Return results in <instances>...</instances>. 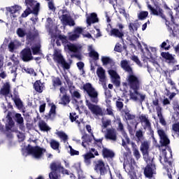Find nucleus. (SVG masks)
Returning <instances> with one entry per match:
<instances>
[{"mask_svg": "<svg viewBox=\"0 0 179 179\" xmlns=\"http://www.w3.org/2000/svg\"><path fill=\"white\" fill-rule=\"evenodd\" d=\"M173 157L171 149L162 150V156L160 157V163L166 169L168 177L169 179L173 178V175L176 174V169L173 168L171 163V157Z\"/></svg>", "mask_w": 179, "mask_h": 179, "instance_id": "obj_1", "label": "nucleus"}, {"mask_svg": "<svg viewBox=\"0 0 179 179\" xmlns=\"http://www.w3.org/2000/svg\"><path fill=\"white\" fill-rule=\"evenodd\" d=\"M27 9L22 14V17H27L30 13L37 15L40 9V3L35 0H25Z\"/></svg>", "mask_w": 179, "mask_h": 179, "instance_id": "obj_2", "label": "nucleus"}, {"mask_svg": "<svg viewBox=\"0 0 179 179\" xmlns=\"http://www.w3.org/2000/svg\"><path fill=\"white\" fill-rule=\"evenodd\" d=\"M44 153H45V149L41 148L38 146L32 147L31 145H28L27 148L22 149L23 156L31 155L34 159H41Z\"/></svg>", "mask_w": 179, "mask_h": 179, "instance_id": "obj_3", "label": "nucleus"}, {"mask_svg": "<svg viewBox=\"0 0 179 179\" xmlns=\"http://www.w3.org/2000/svg\"><path fill=\"white\" fill-rule=\"evenodd\" d=\"M59 39L64 44V50H66V51H70L71 52H80V51H82V45L79 43H69L66 36H60Z\"/></svg>", "mask_w": 179, "mask_h": 179, "instance_id": "obj_4", "label": "nucleus"}, {"mask_svg": "<svg viewBox=\"0 0 179 179\" xmlns=\"http://www.w3.org/2000/svg\"><path fill=\"white\" fill-rule=\"evenodd\" d=\"M83 90L88 94L90 101L95 104L99 103V92L92 86L90 83H86L83 85Z\"/></svg>", "mask_w": 179, "mask_h": 179, "instance_id": "obj_5", "label": "nucleus"}, {"mask_svg": "<svg viewBox=\"0 0 179 179\" xmlns=\"http://www.w3.org/2000/svg\"><path fill=\"white\" fill-rule=\"evenodd\" d=\"M136 164L135 159H131L128 163L124 164V169L131 176V179H136Z\"/></svg>", "mask_w": 179, "mask_h": 179, "instance_id": "obj_6", "label": "nucleus"}, {"mask_svg": "<svg viewBox=\"0 0 179 179\" xmlns=\"http://www.w3.org/2000/svg\"><path fill=\"white\" fill-rule=\"evenodd\" d=\"M53 59L55 62H57V64L62 65L64 69H69V68H71V65L65 62L64 57H62V55L61 54L60 50H55Z\"/></svg>", "mask_w": 179, "mask_h": 179, "instance_id": "obj_7", "label": "nucleus"}, {"mask_svg": "<svg viewBox=\"0 0 179 179\" xmlns=\"http://www.w3.org/2000/svg\"><path fill=\"white\" fill-rule=\"evenodd\" d=\"M108 165L101 159L95 162L94 170L96 173H99L101 176H105L108 171Z\"/></svg>", "mask_w": 179, "mask_h": 179, "instance_id": "obj_8", "label": "nucleus"}, {"mask_svg": "<svg viewBox=\"0 0 179 179\" xmlns=\"http://www.w3.org/2000/svg\"><path fill=\"white\" fill-rule=\"evenodd\" d=\"M140 150L143 153V159L146 163H152L153 157L149 156V142L144 141L141 143Z\"/></svg>", "mask_w": 179, "mask_h": 179, "instance_id": "obj_9", "label": "nucleus"}, {"mask_svg": "<svg viewBox=\"0 0 179 179\" xmlns=\"http://www.w3.org/2000/svg\"><path fill=\"white\" fill-rule=\"evenodd\" d=\"M128 73L129 75L127 76V80L131 89H139V85H141L139 78H138L132 71L131 73Z\"/></svg>", "mask_w": 179, "mask_h": 179, "instance_id": "obj_10", "label": "nucleus"}, {"mask_svg": "<svg viewBox=\"0 0 179 179\" xmlns=\"http://www.w3.org/2000/svg\"><path fill=\"white\" fill-rule=\"evenodd\" d=\"M6 10L10 14V16L13 20H15L17 17H19L20 15V10H22V7L18 5H15L10 7H6Z\"/></svg>", "mask_w": 179, "mask_h": 179, "instance_id": "obj_11", "label": "nucleus"}, {"mask_svg": "<svg viewBox=\"0 0 179 179\" xmlns=\"http://www.w3.org/2000/svg\"><path fill=\"white\" fill-rule=\"evenodd\" d=\"M59 13H63L61 16H59V19L62 24L64 26H75V21H73L69 13H64L62 11H59Z\"/></svg>", "mask_w": 179, "mask_h": 179, "instance_id": "obj_12", "label": "nucleus"}, {"mask_svg": "<svg viewBox=\"0 0 179 179\" xmlns=\"http://www.w3.org/2000/svg\"><path fill=\"white\" fill-rule=\"evenodd\" d=\"M154 174H156V166L153 164L152 160L151 163H147V166L144 169V175L148 178H152Z\"/></svg>", "mask_w": 179, "mask_h": 179, "instance_id": "obj_13", "label": "nucleus"}, {"mask_svg": "<svg viewBox=\"0 0 179 179\" xmlns=\"http://www.w3.org/2000/svg\"><path fill=\"white\" fill-rule=\"evenodd\" d=\"M130 99L134 101H143L146 99V95L138 92V89H131L130 90Z\"/></svg>", "mask_w": 179, "mask_h": 179, "instance_id": "obj_14", "label": "nucleus"}, {"mask_svg": "<svg viewBox=\"0 0 179 179\" xmlns=\"http://www.w3.org/2000/svg\"><path fill=\"white\" fill-rule=\"evenodd\" d=\"M86 106L88 107L89 110H91L92 114L95 115H103V110L100 106L92 103L89 100H86Z\"/></svg>", "mask_w": 179, "mask_h": 179, "instance_id": "obj_15", "label": "nucleus"}, {"mask_svg": "<svg viewBox=\"0 0 179 179\" xmlns=\"http://www.w3.org/2000/svg\"><path fill=\"white\" fill-rule=\"evenodd\" d=\"M157 132L160 138V143L162 146H167V145L170 143V140L167 137V134H166V132L164 131V130L162 129H159L157 130Z\"/></svg>", "mask_w": 179, "mask_h": 179, "instance_id": "obj_16", "label": "nucleus"}, {"mask_svg": "<svg viewBox=\"0 0 179 179\" xmlns=\"http://www.w3.org/2000/svg\"><path fill=\"white\" fill-rule=\"evenodd\" d=\"M139 118L141 122V125L144 128V129L152 131V129L150 127V121L149 120V116L148 115H140Z\"/></svg>", "mask_w": 179, "mask_h": 179, "instance_id": "obj_17", "label": "nucleus"}, {"mask_svg": "<svg viewBox=\"0 0 179 179\" xmlns=\"http://www.w3.org/2000/svg\"><path fill=\"white\" fill-rule=\"evenodd\" d=\"M96 75L99 79V82L104 85L107 82V76L106 75V70L101 66H99L96 69Z\"/></svg>", "mask_w": 179, "mask_h": 179, "instance_id": "obj_18", "label": "nucleus"}, {"mask_svg": "<svg viewBox=\"0 0 179 179\" xmlns=\"http://www.w3.org/2000/svg\"><path fill=\"white\" fill-rule=\"evenodd\" d=\"M148 8L150 10L151 15H154L155 16H160L162 19H166L164 14L163 13V9L160 8V7L157 6L156 8H152L150 4H148Z\"/></svg>", "mask_w": 179, "mask_h": 179, "instance_id": "obj_19", "label": "nucleus"}, {"mask_svg": "<svg viewBox=\"0 0 179 179\" xmlns=\"http://www.w3.org/2000/svg\"><path fill=\"white\" fill-rule=\"evenodd\" d=\"M50 169L52 171H60L62 174H69L68 170L64 169V166L61 165V162H54L51 164Z\"/></svg>", "mask_w": 179, "mask_h": 179, "instance_id": "obj_20", "label": "nucleus"}, {"mask_svg": "<svg viewBox=\"0 0 179 179\" xmlns=\"http://www.w3.org/2000/svg\"><path fill=\"white\" fill-rule=\"evenodd\" d=\"M104 134L106 139H110V141H113L114 142L117 141V130L115 129H107Z\"/></svg>", "mask_w": 179, "mask_h": 179, "instance_id": "obj_21", "label": "nucleus"}, {"mask_svg": "<svg viewBox=\"0 0 179 179\" xmlns=\"http://www.w3.org/2000/svg\"><path fill=\"white\" fill-rule=\"evenodd\" d=\"M21 58L25 62H29L33 59V56L31 55V50L30 48H25L21 52Z\"/></svg>", "mask_w": 179, "mask_h": 179, "instance_id": "obj_22", "label": "nucleus"}, {"mask_svg": "<svg viewBox=\"0 0 179 179\" xmlns=\"http://www.w3.org/2000/svg\"><path fill=\"white\" fill-rule=\"evenodd\" d=\"M83 33V29L80 27H77L74 29L73 34H71L69 36V38L71 41H75V40H77V38H79L80 37V34Z\"/></svg>", "mask_w": 179, "mask_h": 179, "instance_id": "obj_23", "label": "nucleus"}, {"mask_svg": "<svg viewBox=\"0 0 179 179\" xmlns=\"http://www.w3.org/2000/svg\"><path fill=\"white\" fill-rule=\"evenodd\" d=\"M108 73L110 76L113 79V82L116 86H120V76L115 71V66L113 69L108 70Z\"/></svg>", "mask_w": 179, "mask_h": 179, "instance_id": "obj_24", "label": "nucleus"}, {"mask_svg": "<svg viewBox=\"0 0 179 179\" xmlns=\"http://www.w3.org/2000/svg\"><path fill=\"white\" fill-rule=\"evenodd\" d=\"M70 89V93L71 94V96L73 97H76V99H80V93H79V91L75 90V87L72 85V82L69 80V79L65 78Z\"/></svg>", "mask_w": 179, "mask_h": 179, "instance_id": "obj_25", "label": "nucleus"}, {"mask_svg": "<svg viewBox=\"0 0 179 179\" xmlns=\"http://www.w3.org/2000/svg\"><path fill=\"white\" fill-rule=\"evenodd\" d=\"M7 122L6 124V128L7 131H13V128L15 125V122L12 119V113L8 112L6 116Z\"/></svg>", "mask_w": 179, "mask_h": 179, "instance_id": "obj_26", "label": "nucleus"}, {"mask_svg": "<svg viewBox=\"0 0 179 179\" xmlns=\"http://www.w3.org/2000/svg\"><path fill=\"white\" fill-rule=\"evenodd\" d=\"M98 22L99 18L97 17V14L92 13L90 15L87 16V27L94 23H97Z\"/></svg>", "mask_w": 179, "mask_h": 179, "instance_id": "obj_27", "label": "nucleus"}, {"mask_svg": "<svg viewBox=\"0 0 179 179\" xmlns=\"http://www.w3.org/2000/svg\"><path fill=\"white\" fill-rule=\"evenodd\" d=\"M82 146L85 149H90V145H92V138L87 134L84 135L82 137Z\"/></svg>", "mask_w": 179, "mask_h": 179, "instance_id": "obj_28", "label": "nucleus"}, {"mask_svg": "<svg viewBox=\"0 0 179 179\" xmlns=\"http://www.w3.org/2000/svg\"><path fill=\"white\" fill-rule=\"evenodd\" d=\"M161 56L162 58H164V59H166L169 64H176V62H177L176 59H174V57H173V55H171L169 52H162Z\"/></svg>", "mask_w": 179, "mask_h": 179, "instance_id": "obj_29", "label": "nucleus"}, {"mask_svg": "<svg viewBox=\"0 0 179 179\" xmlns=\"http://www.w3.org/2000/svg\"><path fill=\"white\" fill-rule=\"evenodd\" d=\"M22 45V43L19 41H13L8 44V49L10 52H13L15 50H17L19 47Z\"/></svg>", "mask_w": 179, "mask_h": 179, "instance_id": "obj_30", "label": "nucleus"}, {"mask_svg": "<svg viewBox=\"0 0 179 179\" xmlns=\"http://www.w3.org/2000/svg\"><path fill=\"white\" fill-rule=\"evenodd\" d=\"M46 28L49 30L50 34H51L52 38H54L55 35L52 34V29H55L56 27L52 24V20L51 18H48L47 19V22H46Z\"/></svg>", "mask_w": 179, "mask_h": 179, "instance_id": "obj_31", "label": "nucleus"}, {"mask_svg": "<svg viewBox=\"0 0 179 179\" xmlns=\"http://www.w3.org/2000/svg\"><path fill=\"white\" fill-rule=\"evenodd\" d=\"M70 120L71 121V122H75L76 124H78V127H80V124H83L82 122H83V120H82V118H79V116L76 115V113H70Z\"/></svg>", "mask_w": 179, "mask_h": 179, "instance_id": "obj_32", "label": "nucleus"}, {"mask_svg": "<svg viewBox=\"0 0 179 179\" xmlns=\"http://www.w3.org/2000/svg\"><path fill=\"white\" fill-rule=\"evenodd\" d=\"M109 36H113V37H118L119 38H122V37H124V32H122V30L112 29L109 33Z\"/></svg>", "mask_w": 179, "mask_h": 179, "instance_id": "obj_33", "label": "nucleus"}, {"mask_svg": "<svg viewBox=\"0 0 179 179\" xmlns=\"http://www.w3.org/2000/svg\"><path fill=\"white\" fill-rule=\"evenodd\" d=\"M15 121L17 123L20 125V129L21 131H24V124L23 120V117H22V115L20 113L15 114Z\"/></svg>", "mask_w": 179, "mask_h": 179, "instance_id": "obj_34", "label": "nucleus"}, {"mask_svg": "<svg viewBox=\"0 0 179 179\" xmlns=\"http://www.w3.org/2000/svg\"><path fill=\"white\" fill-rule=\"evenodd\" d=\"M89 55L91 58H93L95 61L99 59V53L94 50L93 45H90L88 47Z\"/></svg>", "mask_w": 179, "mask_h": 179, "instance_id": "obj_35", "label": "nucleus"}, {"mask_svg": "<svg viewBox=\"0 0 179 179\" xmlns=\"http://www.w3.org/2000/svg\"><path fill=\"white\" fill-rule=\"evenodd\" d=\"M121 67L124 71L127 72L128 73H132V68L129 66V63L127 60H122L121 62Z\"/></svg>", "mask_w": 179, "mask_h": 179, "instance_id": "obj_36", "label": "nucleus"}, {"mask_svg": "<svg viewBox=\"0 0 179 179\" xmlns=\"http://www.w3.org/2000/svg\"><path fill=\"white\" fill-rule=\"evenodd\" d=\"M34 87L38 93H43V90H44V84H43L41 81L37 80L34 83Z\"/></svg>", "mask_w": 179, "mask_h": 179, "instance_id": "obj_37", "label": "nucleus"}, {"mask_svg": "<svg viewBox=\"0 0 179 179\" xmlns=\"http://www.w3.org/2000/svg\"><path fill=\"white\" fill-rule=\"evenodd\" d=\"M172 27H170V26H168L169 31L171 33V34H173V36H178V34H179L178 25L173 24L172 25Z\"/></svg>", "mask_w": 179, "mask_h": 179, "instance_id": "obj_38", "label": "nucleus"}, {"mask_svg": "<svg viewBox=\"0 0 179 179\" xmlns=\"http://www.w3.org/2000/svg\"><path fill=\"white\" fill-rule=\"evenodd\" d=\"M83 157H84V162L87 166H89L90 163H92V159H94V155L93 153L88 152L85 155H83Z\"/></svg>", "mask_w": 179, "mask_h": 179, "instance_id": "obj_39", "label": "nucleus"}, {"mask_svg": "<svg viewBox=\"0 0 179 179\" xmlns=\"http://www.w3.org/2000/svg\"><path fill=\"white\" fill-rule=\"evenodd\" d=\"M122 145L124 148H127V145H129V138L128 137V135H127V133H125V131H123L122 134Z\"/></svg>", "mask_w": 179, "mask_h": 179, "instance_id": "obj_40", "label": "nucleus"}, {"mask_svg": "<svg viewBox=\"0 0 179 179\" xmlns=\"http://www.w3.org/2000/svg\"><path fill=\"white\" fill-rule=\"evenodd\" d=\"M138 27H139V23L136 22H131L129 25V29L131 33H135V31H137Z\"/></svg>", "mask_w": 179, "mask_h": 179, "instance_id": "obj_41", "label": "nucleus"}, {"mask_svg": "<svg viewBox=\"0 0 179 179\" xmlns=\"http://www.w3.org/2000/svg\"><path fill=\"white\" fill-rule=\"evenodd\" d=\"M101 62L103 63V65H114V62L112 61V59H110L108 57L102 56L101 57Z\"/></svg>", "mask_w": 179, "mask_h": 179, "instance_id": "obj_42", "label": "nucleus"}, {"mask_svg": "<svg viewBox=\"0 0 179 179\" xmlns=\"http://www.w3.org/2000/svg\"><path fill=\"white\" fill-rule=\"evenodd\" d=\"M110 125H111V120L103 119L102 120V132L105 133L107 129V127H110Z\"/></svg>", "mask_w": 179, "mask_h": 179, "instance_id": "obj_43", "label": "nucleus"}, {"mask_svg": "<svg viewBox=\"0 0 179 179\" xmlns=\"http://www.w3.org/2000/svg\"><path fill=\"white\" fill-rule=\"evenodd\" d=\"M74 167L76 169L78 172V179H84L85 176H83V171H82V169H80V164H76Z\"/></svg>", "mask_w": 179, "mask_h": 179, "instance_id": "obj_44", "label": "nucleus"}, {"mask_svg": "<svg viewBox=\"0 0 179 179\" xmlns=\"http://www.w3.org/2000/svg\"><path fill=\"white\" fill-rule=\"evenodd\" d=\"M50 143L52 149H54V150H58V153H59V142L55 140H51Z\"/></svg>", "mask_w": 179, "mask_h": 179, "instance_id": "obj_45", "label": "nucleus"}, {"mask_svg": "<svg viewBox=\"0 0 179 179\" xmlns=\"http://www.w3.org/2000/svg\"><path fill=\"white\" fill-rule=\"evenodd\" d=\"M103 155L104 157H114V152L107 148H103Z\"/></svg>", "mask_w": 179, "mask_h": 179, "instance_id": "obj_46", "label": "nucleus"}, {"mask_svg": "<svg viewBox=\"0 0 179 179\" xmlns=\"http://www.w3.org/2000/svg\"><path fill=\"white\" fill-rule=\"evenodd\" d=\"M39 128L41 129V131H50V128L47 125V123H45L44 121L41 120L39 122Z\"/></svg>", "mask_w": 179, "mask_h": 179, "instance_id": "obj_47", "label": "nucleus"}, {"mask_svg": "<svg viewBox=\"0 0 179 179\" xmlns=\"http://www.w3.org/2000/svg\"><path fill=\"white\" fill-rule=\"evenodd\" d=\"M13 100L15 102V106H17L19 110H22V108H23V103L22 102L20 99L16 97V98H13Z\"/></svg>", "mask_w": 179, "mask_h": 179, "instance_id": "obj_48", "label": "nucleus"}, {"mask_svg": "<svg viewBox=\"0 0 179 179\" xmlns=\"http://www.w3.org/2000/svg\"><path fill=\"white\" fill-rule=\"evenodd\" d=\"M57 107L55 106V105H52L51 106V108L49 112V118L50 120H54V118H55V110H56Z\"/></svg>", "mask_w": 179, "mask_h": 179, "instance_id": "obj_49", "label": "nucleus"}, {"mask_svg": "<svg viewBox=\"0 0 179 179\" xmlns=\"http://www.w3.org/2000/svg\"><path fill=\"white\" fill-rule=\"evenodd\" d=\"M56 134L60 139H62L63 142H66L68 141V135L64 131H58Z\"/></svg>", "mask_w": 179, "mask_h": 179, "instance_id": "obj_50", "label": "nucleus"}, {"mask_svg": "<svg viewBox=\"0 0 179 179\" xmlns=\"http://www.w3.org/2000/svg\"><path fill=\"white\" fill-rule=\"evenodd\" d=\"M16 34H17L18 37H21V38L24 37V36L27 34L26 33V29L23 28H18L16 31Z\"/></svg>", "mask_w": 179, "mask_h": 179, "instance_id": "obj_51", "label": "nucleus"}, {"mask_svg": "<svg viewBox=\"0 0 179 179\" xmlns=\"http://www.w3.org/2000/svg\"><path fill=\"white\" fill-rule=\"evenodd\" d=\"M52 82L54 87H57V86H61V85H62V83L61 82V80H59V78L53 77L52 79Z\"/></svg>", "mask_w": 179, "mask_h": 179, "instance_id": "obj_52", "label": "nucleus"}, {"mask_svg": "<svg viewBox=\"0 0 179 179\" xmlns=\"http://www.w3.org/2000/svg\"><path fill=\"white\" fill-rule=\"evenodd\" d=\"M69 96L66 95H64L61 99V102H59V104H62L63 106H66V104H69Z\"/></svg>", "mask_w": 179, "mask_h": 179, "instance_id": "obj_53", "label": "nucleus"}, {"mask_svg": "<svg viewBox=\"0 0 179 179\" xmlns=\"http://www.w3.org/2000/svg\"><path fill=\"white\" fill-rule=\"evenodd\" d=\"M148 15H149L148 11H141L138 15V19H140V20H143L148 17Z\"/></svg>", "mask_w": 179, "mask_h": 179, "instance_id": "obj_54", "label": "nucleus"}, {"mask_svg": "<svg viewBox=\"0 0 179 179\" xmlns=\"http://www.w3.org/2000/svg\"><path fill=\"white\" fill-rule=\"evenodd\" d=\"M164 8L167 10L171 17V22H174V18L173 17V12H171V10L170 9V8H169V6H167V4H166V3H164Z\"/></svg>", "mask_w": 179, "mask_h": 179, "instance_id": "obj_55", "label": "nucleus"}, {"mask_svg": "<svg viewBox=\"0 0 179 179\" xmlns=\"http://www.w3.org/2000/svg\"><path fill=\"white\" fill-rule=\"evenodd\" d=\"M40 47H41L40 44H37L31 47V50L34 55H36V54H38L40 51Z\"/></svg>", "mask_w": 179, "mask_h": 179, "instance_id": "obj_56", "label": "nucleus"}, {"mask_svg": "<svg viewBox=\"0 0 179 179\" xmlns=\"http://www.w3.org/2000/svg\"><path fill=\"white\" fill-rule=\"evenodd\" d=\"M133 154L136 160H139V159H141V153L139 152V150H138L137 148H133Z\"/></svg>", "mask_w": 179, "mask_h": 179, "instance_id": "obj_57", "label": "nucleus"}, {"mask_svg": "<svg viewBox=\"0 0 179 179\" xmlns=\"http://www.w3.org/2000/svg\"><path fill=\"white\" fill-rule=\"evenodd\" d=\"M106 103H107V108H106L107 113L108 114V115H113V108L110 105V101H106Z\"/></svg>", "mask_w": 179, "mask_h": 179, "instance_id": "obj_58", "label": "nucleus"}, {"mask_svg": "<svg viewBox=\"0 0 179 179\" xmlns=\"http://www.w3.org/2000/svg\"><path fill=\"white\" fill-rule=\"evenodd\" d=\"M131 60L134 61V62H136L138 66H142V64L141 63V60H139V58H138V56H131Z\"/></svg>", "mask_w": 179, "mask_h": 179, "instance_id": "obj_59", "label": "nucleus"}, {"mask_svg": "<svg viewBox=\"0 0 179 179\" xmlns=\"http://www.w3.org/2000/svg\"><path fill=\"white\" fill-rule=\"evenodd\" d=\"M169 39L166 40V42H163L161 45L160 47L161 48H164L166 50H170V45L167 46V43L169 44Z\"/></svg>", "mask_w": 179, "mask_h": 179, "instance_id": "obj_60", "label": "nucleus"}, {"mask_svg": "<svg viewBox=\"0 0 179 179\" xmlns=\"http://www.w3.org/2000/svg\"><path fill=\"white\" fill-rule=\"evenodd\" d=\"M10 89H9V85L6 84L4 85L3 88L1 90L2 94L6 95L9 93Z\"/></svg>", "mask_w": 179, "mask_h": 179, "instance_id": "obj_61", "label": "nucleus"}, {"mask_svg": "<svg viewBox=\"0 0 179 179\" xmlns=\"http://www.w3.org/2000/svg\"><path fill=\"white\" fill-rule=\"evenodd\" d=\"M136 136L138 139V141H143V132H142L141 130H138L136 133Z\"/></svg>", "mask_w": 179, "mask_h": 179, "instance_id": "obj_62", "label": "nucleus"}, {"mask_svg": "<svg viewBox=\"0 0 179 179\" xmlns=\"http://www.w3.org/2000/svg\"><path fill=\"white\" fill-rule=\"evenodd\" d=\"M23 69L27 73H29V75H33L34 76H36V73L34 72V69L31 68H24Z\"/></svg>", "mask_w": 179, "mask_h": 179, "instance_id": "obj_63", "label": "nucleus"}, {"mask_svg": "<svg viewBox=\"0 0 179 179\" xmlns=\"http://www.w3.org/2000/svg\"><path fill=\"white\" fill-rule=\"evenodd\" d=\"M173 131L179 135V123H176L172 127Z\"/></svg>", "mask_w": 179, "mask_h": 179, "instance_id": "obj_64", "label": "nucleus"}]
</instances>
